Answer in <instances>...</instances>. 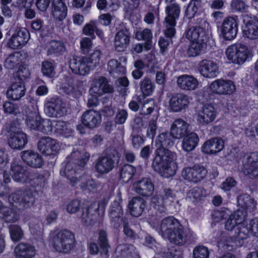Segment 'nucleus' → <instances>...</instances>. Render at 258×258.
Wrapping results in <instances>:
<instances>
[{
  "label": "nucleus",
  "mask_w": 258,
  "mask_h": 258,
  "mask_svg": "<svg viewBox=\"0 0 258 258\" xmlns=\"http://www.w3.org/2000/svg\"><path fill=\"white\" fill-rule=\"evenodd\" d=\"M89 158L90 154L87 152L73 151L67 157L65 167L61 169L60 173L70 180L72 186H75L80 181V186L83 191L94 192L99 187L98 183L91 178L85 176L78 177V175L82 172Z\"/></svg>",
  "instance_id": "f257e3e1"
},
{
  "label": "nucleus",
  "mask_w": 258,
  "mask_h": 258,
  "mask_svg": "<svg viewBox=\"0 0 258 258\" xmlns=\"http://www.w3.org/2000/svg\"><path fill=\"white\" fill-rule=\"evenodd\" d=\"M171 137L168 133L158 136L155 141V157L152 163L153 169L166 178L174 175L178 168L176 163L173 161L175 154L166 148L174 145Z\"/></svg>",
  "instance_id": "f03ea898"
},
{
  "label": "nucleus",
  "mask_w": 258,
  "mask_h": 258,
  "mask_svg": "<svg viewBox=\"0 0 258 258\" xmlns=\"http://www.w3.org/2000/svg\"><path fill=\"white\" fill-rule=\"evenodd\" d=\"M75 243L74 234L69 230H63L53 237L52 246L56 251L67 253L73 249Z\"/></svg>",
  "instance_id": "7ed1b4c3"
},
{
  "label": "nucleus",
  "mask_w": 258,
  "mask_h": 258,
  "mask_svg": "<svg viewBox=\"0 0 258 258\" xmlns=\"http://www.w3.org/2000/svg\"><path fill=\"white\" fill-rule=\"evenodd\" d=\"M10 204L19 210L31 207L35 202V198L30 190L17 191L12 193L8 198Z\"/></svg>",
  "instance_id": "20e7f679"
},
{
  "label": "nucleus",
  "mask_w": 258,
  "mask_h": 258,
  "mask_svg": "<svg viewBox=\"0 0 258 258\" xmlns=\"http://www.w3.org/2000/svg\"><path fill=\"white\" fill-rule=\"evenodd\" d=\"M227 58L233 63H243L246 59L251 56V53L247 46L237 44L229 46L226 50Z\"/></svg>",
  "instance_id": "39448f33"
},
{
  "label": "nucleus",
  "mask_w": 258,
  "mask_h": 258,
  "mask_svg": "<svg viewBox=\"0 0 258 258\" xmlns=\"http://www.w3.org/2000/svg\"><path fill=\"white\" fill-rule=\"evenodd\" d=\"M119 156L116 150L110 154L98 158L95 163V170L97 173L104 174L109 173L115 166Z\"/></svg>",
  "instance_id": "423d86ee"
},
{
  "label": "nucleus",
  "mask_w": 258,
  "mask_h": 258,
  "mask_svg": "<svg viewBox=\"0 0 258 258\" xmlns=\"http://www.w3.org/2000/svg\"><path fill=\"white\" fill-rule=\"evenodd\" d=\"M89 92L92 96L99 97L104 94L112 93L113 88L109 84L106 78L98 76L93 79Z\"/></svg>",
  "instance_id": "0eeeda50"
},
{
  "label": "nucleus",
  "mask_w": 258,
  "mask_h": 258,
  "mask_svg": "<svg viewBox=\"0 0 258 258\" xmlns=\"http://www.w3.org/2000/svg\"><path fill=\"white\" fill-rule=\"evenodd\" d=\"M69 67L76 75L86 76L93 70L86 56H73L69 59Z\"/></svg>",
  "instance_id": "6e6552de"
},
{
  "label": "nucleus",
  "mask_w": 258,
  "mask_h": 258,
  "mask_svg": "<svg viewBox=\"0 0 258 258\" xmlns=\"http://www.w3.org/2000/svg\"><path fill=\"white\" fill-rule=\"evenodd\" d=\"M207 171L203 166L195 165L192 167H185L181 172L182 177L188 181L198 182L203 180L206 176Z\"/></svg>",
  "instance_id": "1a4fd4ad"
},
{
  "label": "nucleus",
  "mask_w": 258,
  "mask_h": 258,
  "mask_svg": "<svg viewBox=\"0 0 258 258\" xmlns=\"http://www.w3.org/2000/svg\"><path fill=\"white\" fill-rule=\"evenodd\" d=\"M209 89L217 94L230 95L235 91L236 86L231 80L217 79L210 84Z\"/></svg>",
  "instance_id": "9d476101"
},
{
  "label": "nucleus",
  "mask_w": 258,
  "mask_h": 258,
  "mask_svg": "<svg viewBox=\"0 0 258 258\" xmlns=\"http://www.w3.org/2000/svg\"><path fill=\"white\" fill-rule=\"evenodd\" d=\"M242 171L250 178L258 177V154L251 153L245 155L242 159Z\"/></svg>",
  "instance_id": "9b49d317"
},
{
  "label": "nucleus",
  "mask_w": 258,
  "mask_h": 258,
  "mask_svg": "<svg viewBox=\"0 0 258 258\" xmlns=\"http://www.w3.org/2000/svg\"><path fill=\"white\" fill-rule=\"evenodd\" d=\"M237 30V17H228L224 20L221 27V31L223 37L225 40L233 39L236 36Z\"/></svg>",
  "instance_id": "f8f14e48"
},
{
  "label": "nucleus",
  "mask_w": 258,
  "mask_h": 258,
  "mask_svg": "<svg viewBox=\"0 0 258 258\" xmlns=\"http://www.w3.org/2000/svg\"><path fill=\"white\" fill-rule=\"evenodd\" d=\"M38 149L40 152L46 155L57 153L60 149L58 142L49 137H43L38 142Z\"/></svg>",
  "instance_id": "ddd939ff"
},
{
  "label": "nucleus",
  "mask_w": 258,
  "mask_h": 258,
  "mask_svg": "<svg viewBox=\"0 0 258 258\" xmlns=\"http://www.w3.org/2000/svg\"><path fill=\"white\" fill-rule=\"evenodd\" d=\"M64 104L58 98H52L45 105L44 111L47 116L51 117H59L63 114Z\"/></svg>",
  "instance_id": "4468645a"
},
{
  "label": "nucleus",
  "mask_w": 258,
  "mask_h": 258,
  "mask_svg": "<svg viewBox=\"0 0 258 258\" xmlns=\"http://www.w3.org/2000/svg\"><path fill=\"white\" fill-rule=\"evenodd\" d=\"M192 98L183 93L173 94L169 100V106L173 112H179L188 107Z\"/></svg>",
  "instance_id": "2eb2a0df"
},
{
  "label": "nucleus",
  "mask_w": 258,
  "mask_h": 258,
  "mask_svg": "<svg viewBox=\"0 0 258 258\" xmlns=\"http://www.w3.org/2000/svg\"><path fill=\"white\" fill-rule=\"evenodd\" d=\"M199 71L202 76L207 78L216 77L220 72L218 63L209 59H204L200 62Z\"/></svg>",
  "instance_id": "dca6fc26"
},
{
  "label": "nucleus",
  "mask_w": 258,
  "mask_h": 258,
  "mask_svg": "<svg viewBox=\"0 0 258 258\" xmlns=\"http://www.w3.org/2000/svg\"><path fill=\"white\" fill-rule=\"evenodd\" d=\"M216 115L214 107L210 104H205L198 111L197 120L200 124L204 125L213 122Z\"/></svg>",
  "instance_id": "f3484780"
},
{
  "label": "nucleus",
  "mask_w": 258,
  "mask_h": 258,
  "mask_svg": "<svg viewBox=\"0 0 258 258\" xmlns=\"http://www.w3.org/2000/svg\"><path fill=\"white\" fill-rule=\"evenodd\" d=\"M29 39V33L25 29H20L9 39L7 45L12 49H18L24 46Z\"/></svg>",
  "instance_id": "a211bd4d"
},
{
  "label": "nucleus",
  "mask_w": 258,
  "mask_h": 258,
  "mask_svg": "<svg viewBox=\"0 0 258 258\" xmlns=\"http://www.w3.org/2000/svg\"><path fill=\"white\" fill-rule=\"evenodd\" d=\"M243 33L245 37L251 39L258 38V20L249 17L247 15L243 16Z\"/></svg>",
  "instance_id": "6ab92c4d"
},
{
  "label": "nucleus",
  "mask_w": 258,
  "mask_h": 258,
  "mask_svg": "<svg viewBox=\"0 0 258 258\" xmlns=\"http://www.w3.org/2000/svg\"><path fill=\"white\" fill-rule=\"evenodd\" d=\"M189 124L181 118L175 119L171 124L170 136L174 139H180L189 133Z\"/></svg>",
  "instance_id": "aec40b11"
},
{
  "label": "nucleus",
  "mask_w": 258,
  "mask_h": 258,
  "mask_svg": "<svg viewBox=\"0 0 258 258\" xmlns=\"http://www.w3.org/2000/svg\"><path fill=\"white\" fill-rule=\"evenodd\" d=\"M179 224L178 221L173 217H168L161 221L157 230L159 234L166 239L178 226H179Z\"/></svg>",
  "instance_id": "412c9836"
},
{
  "label": "nucleus",
  "mask_w": 258,
  "mask_h": 258,
  "mask_svg": "<svg viewBox=\"0 0 258 258\" xmlns=\"http://www.w3.org/2000/svg\"><path fill=\"white\" fill-rule=\"evenodd\" d=\"M135 191L144 197H149L154 191V186L149 178H142L134 183Z\"/></svg>",
  "instance_id": "4be33fe9"
},
{
  "label": "nucleus",
  "mask_w": 258,
  "mask_h": 258,
  "mask_svg": "<svg viewBox=\"0 0 258 258\" xmlns=\"http://www.w3.org/2000/svg\"><path fill=\"white\" fill-rule=\"evenodd\" d=\"M123 210L118 201H114L111 205L109 210V217L111 225L115 228H118L125 221L123 219Z\"/></svg>",
  "instance_id": "5701e85b"
},
{
  "label": "nucleus",
  "mask_w": 258,
  "mask_h": 258,
  "mask_svg": "<svg viewBox=\"0 0 258 258\" xmlns=\"http://www.w3.org/2000/svg\"><path fill=\"white\" fill-rule=\"evenodd\" d=\"M82 123L86 127L94 128L97 127L101 122V115L98 111L94 110L86 111L81 117Z\"/></svg>",
  "instance_id": "b1692460"
},
{
  "label": "nucleus",
  "mask_w": 258,
  "mask_h": 258,
  "mask_svg": "<svg viewBox=\"0 0 258 258\" xmlns=\"http://www.w3.org/2000/svg\"><path fill=\"white\" fill-rule=\"evenodd\" d=\"M10 173L13 179L17 182H25L28 177L27 167L22 166L16 160H14L11 163Z\"/></svg>",
  "instance_id": "393cba45"
},
{
  "label": "nucleus",
  "mask_w": 258,
  "mask_h": 258,
  "mask_svg": "<svg viewBox=\"0 0 258 258\" xmlns=\"http://www.w3.org/2000/svg\"><path fill=\"white\" fill-rule=\"evenodd\" d=\"M131 35L126 29H122L116 33L114 37V46L118 52L125 50L130 43Z\"/></svg>",
  "instance_id": "a878e982"
},
{
  "label": "nucleus",
  "mask_w": 258,
  "mask_h": 258,
  "mask_svg": "<svg viewBox=\"0 0 258 258\" xmlns=\"http://www.w3.org/2000/svg\"><path fill=\"white\" fill-rule=\"evenodd\" d=\"M27 143L26 135L21 131L11 132L8 139L10 147L13 149L21 150Z\"/></svg>",
  "instance_id": "bb28decb"
},
{
  "label": "nucleus",
  "mask_w": 258,
  "mask_h": 258,
  "mask_svg": "<svg viewBox=\"0 0 258 258\" xmlns=\"http://www.w3.org/2000/svg\"><path fill=\"white\" fill-rule=\"evenodd\" d=\"M177 85L181 90L185 91L195 90L199 86V81L193 76L182 75L177 79Z\"/></svg>",
  "instance_id": "cd10ccee"
},
{
  "label": "nucleus",
  "mask_w": 258,
  "mask_h": 258,
  "mask_svg": "<svg viewBox=\"0 0 258 258\" xmlns=\"http://www.w3.org/2000/svg\"><path fill=\"white\" fill-rule=\"evenodd\" d=\"M21 157L24 162L32 167L39 168L43 163L41 156L38 153L31 150L22 152Z\"/></svg>",
  "instance_id": "c85d7f7f"
},
{
  "label": "nucleus",
  "mask_w": 258,
  "mask_h": 258,
  "mask_svg": "<svg viewBox=\"0 0 258 258\" xmlns=\"http://www.w3.org/2000/svg\"><path fill=\"white\" fill-rule=\"evenodd\" d=\"M115 258H140L136 248L131 244L118 245L115 250Z\"/></svg>",
  "instance_id": "c756f323"
},
{
  "label": "nucleus",
  "mask_w": 258,
  "mask_h": 258,
  "mask_svg": "<svg viewBox=\"0 0 258 258\" xmlns=\"http://www.w3.org/2000/svg\"><path fill=\"white\" fill-rule=\"evenodd\" d=\"M14 253L17 258H34L36 249L30 244L21 242L16 246Z\"/></svg>",
  "instance_id": "7c9ffc66"
},
{
  "label": "nucleus",
  "mask_w": 258,
  "mask_h": 258,
  "mask_svg": "<svg viewBox=\"0 0 258 258\" xmlns=\"http://www.w3.org/2000/svg\"><path fill=\"white\" fill-rule=\"evenodd\" d=\"M224 148L223 141L214 138L205 142L202 146V151L207 154H215L221 151Z\"/></svg>",
  "instance_id": "2f4dec72"
},
{
  "label": "nucleus",
  "mask_w": 258,
  "mask_h": 258,
  "mask_svg": "<svg viewBox=\"0 0 258 258\" xmlns=\"http://www.w3.org/2000/svg\"><path fill=\"white\" fill-rule=\"evenodd\" d=\"M26 88L23 82H16L7 92V97L13 100H19L25 94Z\"/></svg>",
  "instance_id": "473e14b6"
},
{
  "label": "nucleus",
  "mask_w": 258,
  "mask_h": 258,
  "mask_svg": "<svg viewBox=\"0 0 258 258\" xmlns=\"http://www.w3.org/2000/svg\"><path fill=\"white\" fill-rule=\"evenodd\" d=\"M51 7V13L54 19L61 21L66 18L67 7L62 0H52Z\"/></svg>",
  "instance_id": "72a5a7b5"
},
{
  "label": "nucleus",
  "mask_w": 258,
  "mask_h": 258,
  "mask_svg": "<svg viewBox=\"0 0 258 258\" xmlns=\"http://www.w3.org/2000/svg\"><path fill=\"white\" fill-rule=\"evenodd\" d=\"M245 214L242 211L238 210L230 215L225 224L226 230L232 231L236 226L238 227L240 224L244 222Z\"/></svg>",
  "instance_id": "f704fd0d"
},
{
  "label": "nucleus",
  "mask_w": 258,
  "mask_h": 258,
  "mask_svg": "<svg viewBox=\"0 0 258 258\" xmlns=\"http://www.w3.org/2000/svg\"><path fill=\"white\" fill-rule=\"evenodd\" d=\"M182 138V149L186 152L194 150L199 142L198 136L194 132L188 133Z\"/></svg>",
  "instance_id": "c9c22d12"
},
{
  "label": "nucleus",
  "mask_w": 258,
  "mask_h": 258,
  "mask_svg": "<svg viewBox=\"0 0 258 258\" xmlns=\"http://www.w3.org/2000/svg\"><path fill=\"white\" fill-rule=\"evenodd\" d=\"M145 206V200L140 197L133 198L128 203V208L131 214L137 217L142 214Z\"/></svg>",
  "instance_id": "e433bc0d"
},
{
  "label": "nucleus",
  "mask_w": 258,
  "mask_h": 258,
  "mask_svg": "<svg viewBox=\"0 0 258 258\" xmlns=\"http://www.w3.org/2000/svg\"><path fill=\"white\" fill-rule=\"evenodd\" d=\"M166 239L176 245H182L187 241V236L182 226L180 224Z\"/></svg>",
  "instance_id": "4c0bfd02"
},
{
  "label": "nucleus",
  "mask_w": 258,
  "mask_h": 258,
  "mask_svg": "<svg viewBox=\"0 0 258 258\" xmlns=\"http://www.w3.org/2000/svg\"><path fill=\"white\" fill-rule=\"evenodd\" d=\"M78 217L82 220L83 224L89 226L93 223L96 220V208L92 205L88 208L82 210V213Z\"/></svg>",
  "instance_id": "58836bf2"
},
{
  "label": "nucleus",
  "mask_w": 258,
  "mask_h": 258,
  "mask_svg": "<svg viewBox=\"0 0 258 258\" xmlns=\"http://www.w3.org/2000/svg\"><path fill=\"white\" fill-rule=\"evenodd\" d=\"M180 13V9L179 5L176 3L167 4L165 8V13L166 16L165 18V21L170 23L176 22L178 19Z\"/></svg>",
  "instance_id": "ea45409f"
},
{
  "label": "nucleus",
  "mask_w": 258,
  "mask_h": 258,
  "mask_svg": "<svg viewBox=\"0 0 258 258\" xmlns=\"http://www.w3.org/2000/svg\"><path fill=\"white\" fill-rule=\"evenodd\" d=\"M237 204L238 206L245 210V212H243L245 215L247 212H252L256 207V202L247 194L239 196L237 198Z\"/></svg>",
  "instance_id": "a19ab883"
},
{
  "label": "nucleus",
  "mask_w": 258,
  "mask_h": 258,
  "mask_svg": "<svg viewBox=\"0 0 258 258\" xmlns=\"http://www.w3.org/2000/svg\"><path fill=\"white\" fill-rule=\"evenodd\" d=\"M205 32L200 26L190 27L186 32V38L190 41H204Z\"/></svg>",
  "instance_id": "79ce46f5"
},
{
  "label": "nucleus",
  "mask_w": 258,
  "mask_h": 258,
  "mask_svg": "<svg viewBox=\"0 0 258 258\" xmlns=\"http://www.w3.org/2000/svg\"><path fill=\"white\" fill-rule=\"evenodd\" d=\"M41 118L38 112L37 107L34 108L27 115L26 124L28 127L32 130H37L40 127Z\"/></svg>",
  "instance_id": "37998d69"
},
{
  "label": "nucleus",
  "mask_w": 258,
  "mask_h": 258,
  "mask_svg": "<svg viewBox=\"0 0 258 258\" xmlns=\"http://www.w3.org/2000/svg\"><path fill=\"white\" fill-rule=\"evenodd\" d=\"M251 230L247 221H246L245 219L244 222L236 228L234 236L238 241L245 239L252 235Z\"/></svg>",
  "instance_id": "c03bdc74"
},
{
  "label": "nucleus",
  "mask_w": 258,
  "mask_h": 258,
  "mask_svg": "<svg viewBox=\"0 0 258 258\" xmlns=\"http://www.w3.org/2000/svg\"><path fill=\"white\" fill-rule=\"evenodd\" d=\"M136 38L139 40H144L145 42V48L149 50L152 46L153 34L149 29H144L137 31L135 34Z\"/></svg>",
  "instance_id": "a18cd8bd"
},
{
  "label": "nucleus",
  "mask_w": 258,
  "mask_h": 258,
  "mask_svg": "<svg viewBox=\"0 0 258 258\" xmlns=\"http://www.w3.org/2000/svg\"><path fill=\"white\" fill-rule=\"evenodd\" d=\"M107 69L110 74L116 77L125 72V68L115 59H111L108 61Z\"/></svg>",
  "instance_id": "49530a36"
},
{
  "label": "nucleus",
  "mask_w": 258,
  "mask_h": 258,
  "mask_svg": "<svg viewBox=\"0 0 258 258\" xmlns=\"http://www.w3.org/2000/svg\"><path fill=\"white\" fill-rule=\"evenodd\" d=\"M175 197V194L173 191L169 188H165L157 197L156 201L157 205H163L169 202H171ZM155 199H153V202L155 201Z\"/></svg>",
  "instance_id": "de8ad7c7"
},
{
  "label": "nucleus",
  "mask_w": 258,
  "mask_h": 258,
  "mask_svg": "<svg viewBox=\"0 0 258 258\" xmlns=\"http://www.w3.org/2000/svg\"><path fill=\"white\" fill-rule=\"evenodd\" d=\"M206 46L204 41H191V44L187 49V54L190 57L199 55Z\"/></svg>",
  "instance_id": "09e8293b"
},
{
  "label": "nucleus",
  "mask_w": 258,
  "mask_h": 258,
  "mask_svg": "<svg viewBox=\"0 0 258 258\" xmlns=\"http://www.w3.org/2000/svg\"><path fill=\"white\" fill-rule=\"evenodd\" d=\"M136 172V168L133 165L125 164L120 171V178L124 182H127L132 178Z\"/></svg>",
  "instance_id": "8fccbe9b"
},
{
  "label": "nucleus",
  "mask_w": 258,
  "mask_h": 258,
  "mask_svg": "<svg viewBox=\"0 0 258 258\" xmlns=\"http://www.w3.org/2000/svg\"><path fill=\"white\" fill-rule=\"evenodd\" d=\"M55 131L59 135L68 137L73 133V129L70 124L62 121H58L55 125Z\"/></svg>",
  "instance_id": "3c124183"
},
{
  "label": "nucleus",
  "mask_w": 258,
  "mask_h": 258,
  "mask_svg": "<svg viewBox=\"0 0 258 258\" xmlns=\"http://www.w3.org/2000/svg\"><path fill=\"white\" fill-rule=\"evenodd\" d=\"M103 53L99 49H95L89 56H86L93 70L100 63Z\"/></svg>",
  "instance_id": "603ef678"
},
{
  "label": "nucleus",
  "mask_w": 258,
  "mask_h": 258,
  "mask_svg": "<svg viewBox=\"0 0 258 258\" xmlns=\"http://www.w3.org/2000/svg\"><path fill=\"white\" fill-rule=\"evenodd\" d=\"M64 50L63 44L61 41L52 40L48 44L47 51L49 54H59Z\"/></svg>",
  "instance_id": "864d4df0"
},
{
  "label": "nucleus",
  "mask_w": 258,
  "mask_h": 258,
  "mask_svg": "<svg viewBox=\"0 0 258 258\" xmlns=\"http://www.w3.org/2000/svg\"><path fill=\"white\" fill-rule=\"evenodd\" d=\"M21 55L17 52L9 55L5 61V67L8 69H13L19 63Z\"/></svg>",
  "instance_id": "5fc2aeb1"
},
{
  "label": "nucleus",
  "mask_w": 258,
  "mask_h": 258,
  "mask_svg": "<svg viewBox=\"0 0 258 258\" xmlns=\"http://www.w3.org/2000/svg\"><path fill=\"white\" fill-rule=\"evenodd\" d=\"M187 195L193 202H196L206 196V191L202 187H195L188 192Z\"/></svg>",
  "instance_id": "6e6d98bb"
},
{
  "label": "nucleus",
  "mask_w": 258,
  "mask_h": 258,
  "mask_svg": "<svg viewBox=\"0 0 258 258\" xmlns=\"http://www.w3.org/2000/svg\"><path fill=\"white\" fill-rule=\"evenodd\" d=\"M141 90L145 96L151 95L154 90V85L149 78H145L141 83Z\"/></svg>",
  "instance_id": "4d7b16f0"
},
{
  "label": "nucleus",
  "mask_w": 258,
  "mask_h": 258,
  "mask_svg": "<svg viewBox=\"0 0 258 258\" xmlns=\"http://www.w3.org/2000/svg\"><path fill=\"white\" fill-rule=\"evenodd\" d=\"M98 243L100 248L102 249V252L106 254L108 252V249L109 247L107 234L104 230H100L99 233Z\"/></svg>",
  "instance_id": "13d9d810"
},
{
  "label": "nucleus",
  "mask_w": 258,
  "mask_h": 258,
  "mask_svg": "<svg viewBox=\"0 0 258 258\" xmlns=\"http://www.w3.org/2000/svg\"><path fill=\"white\" fill-rule=\"evenodd\" d=\"M209 251L207 247L200 245L194 248L192 258H209Z\"/></svg>",
  "instance_id": "bf43d9fd"
},
{
  "label": "nucleus",
  "mask_w": 258,
  "mask_h": 258,
  "mask_svg": "<svg viewBox=\"0 0 258 258\" xmlns=\"http://www.w3.org/2000/svg\"><path fill=\"white\" fill-rule=\"evenodd\" d=\"M9 230L11 239L13 241L20 240L23 236L22 229L18 225H11L9 227Z\"/></svg>",
  "instance_id": "052dcab7"
},
{
  "label": "nucleus",
  "mask_w": 258,
  "mask_h": 258,
  "mask_svg": "<svg viewBox=\"0 0 258 258\" xmlns=\"http://www.w3.org/2000/svg\"><path fill=\"white\" fill-rule=\"evenodd\" d=\"M61 89L67 94L72 95L74 96H76V95L75 94L76 88L73 83V80L72 78H67V82L62 85Z\"/></svg>",
  "instance_id": "680f3d73"
},
{
  "label": "nucleus",
  "mask_w": 258,
  "mask_h": 258,
  "mask_svg": "<svg viewBox=\"0 0 258 258\" xmlns=\"http://www.w3.org/2000/svg\"><path fill=\"white\" fill-rule=\"evenodd\" d=\"M93 43L91 39L88 37H84L80 41V50L83 54H87L92 48Z\"/></svg>",
  "instance_id": "e2e57ef3"
},
{
  "label": "nucleus",
  "mask_w": 258,
  "mask_h": 258,
  "mask_svg": "<svg viewBox=\"0 0 258 258\" xmlns=\"http://www.w3.org/2000/svg\"><path fill=\"white\" fill-rule=\"evenodd\" d=\"M30 75V72L27 67L25 66H20L16 75V80L18 82H23Z\"/></svg>",
  "instance_id": "0e129e2a"
},
{
  "label": "nucleus",
  "mask_w": 258,
  "mask_h": 258,
  "mask_svg": "<svg viewBox=\"0 0 258 258\" xmlns=\"http://www.w3.org/2000/svg\"><path fill=\"white\" fill-rule=\"evenodd\" d=\"M42 72L44 75L51 77L54 74V68L53 64L49 61H45L42 63Z\"/></svg>",
  "instance_id": "69168bd1"
},
{
  "label": "nucleus",
  "mask_w": 258,
  "mask_h": 258,
  "mask_svg": "<svg viewBox=\"0 0 258 258\" xmlns=\"http://www.w3.org/2000/svg\"><path fill=\"white\" fill-rule=\"evenodd\" d=\"M154 101L153 100L150 99L146 100L141 108V114L143 115L150 114L154 110Z\"/></svg>",
  "instance_id": "338daca9"
},
{
  "label": "nucleus",
  "mask_w": 258,
  "mask_h": 258,
  "mask_svg": "<svg viewBox=\"0 0 258 258\" xmlns=\"http://www.w3.org/2000/svg\"><path fill=\"white\" fill-rule=\"evenodd\" d=\"M163 258H182V254L180 251H176L173 247L165 249L162 254Z\"/></svg>",
  "instance_id": "774afa93"
}]
</instances>
